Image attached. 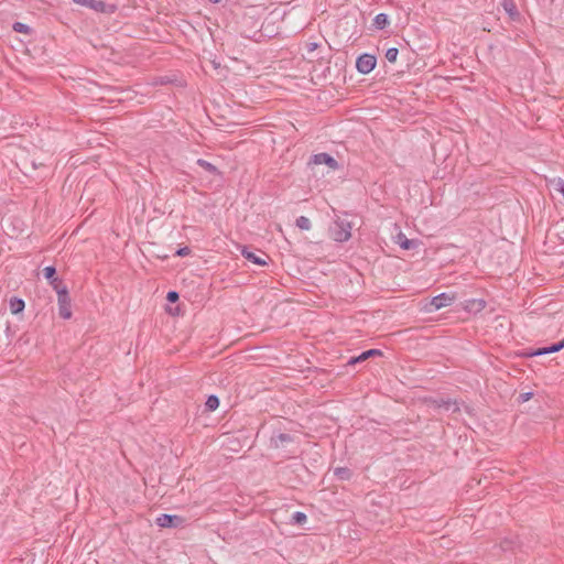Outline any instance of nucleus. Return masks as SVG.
<instances>
[{
	"label": "nucleus",
	"instance_id": "obj_4",
	"mask_svg": "<svg viewBox=\"0 0 564 564\" xmlns=\"http://www.w3.org/2000/svg\"><path fill=\"white\" fill-rule=\"evenodd\" d=\"M185 519L177 514L162 513L155 519V524L161 528H180L184 524Z\"/></svg>",
	"mask_w": 564,
	"mask_h": 564
},
{
	"label": "nucleus",
	"instance_id": "obj_19",
	"mask_svg": "<svg viewBox=\"0 0 564 564\" xmlns=\"http://www.w3.org/2000/svg\"><path fill=\"white\" fill-rule=\"evenodd\" d=\"M295 224L302 230H310L312 227L311 220L305 216H300L296 218Z\"/></svg>",
	"mask_w": 564,
	"mask_h": 564
},
{
	"label": "nucleus",
	"instance_id": "obj_1",
	"mask_svg": "<svg viewBox=\"0 0 564 564\" xmlns=\"http://www.w3.org/2000/svg\"><path fill=\"white\" fill-rule=\"evenodd\" d=\"M329 234L335 241H347L351 237V225L345 219L337 218L329 228Z\"/></svg>",
	"mask_w": 564,
	"mask_h": 564
},
{
	"label": "nucleus",
	"instance_id": "obj_22",
	"mask_svg": "<svg viewBox=\"0 0 564 564\" xmlns=\"http://www.w3.org/2000/svg\"><path fill=\"white\" fill-rule=\"evenodd\" d=\"M12 29L14 32L24 33V34H30L32 31L28 24L22 23V22H14L12 25Z\"/></svg>",
	"mask_w": 564,
	"mask_h": 564
},
{
	"label": "nucleus",
	"instance_id": "obj_21",
	"mask_svg": "<svg viewBox=\"0 0 564 564\" xmlns=\"http://www.w3.org/2000/svg\"><path fill=\"white\" fill-rule=\"evenodd\" d=\"M307 521V516L304 512L296 511L292 514V523L303 525Z\"/></svg>",
	"mask_w": 564,
	"mask_h": 564
},
{
	"label": "nucleus",
	"instance_id": "obj_14",
	"mask_svg": "<svg viewBox=\"0 0 564 564\" xmlns=\"http://www.w3.org/2000/svg\"><path fill=\"white\" fill-rule=\"evenodd\" d=\"M389 24V18L386 13H378L373 19V26L377 30H383Z\"/></svg>",
	"mask_w": 564,
	"mask_h": 564
},
{
	"label": "nucleus",
	"instance_id": "obj_15",
	"mask_svg": "<svg viewBox=\"0 0 564 564\" xmlns=\"http://www.w3.org/2000/svg\"><path fill=\"white\" fill-rule=\"evenodd\" d=\"M196 164L198 166L203 167L205 171H207L210 174H214V175H219L220 174L219 170L214 164H212L210 162H208V161H206L204 159H198L196 161Z\"/></svg>",
	"mask_w": 564,
	"mask_h": 564
},
{
	"label": "nucleus",
	"instance_id": "obj_27",
	"mask_svg": "<svg viewBox=\"0 0 564 564\" xmlns=\"http://www.w3.org/2000/svg\"><path fill=\"white\" fill-rule=\"evenodd\" d=\"M471 306H467L468 310H473L475 307L476 311H481L486 306V302L484 300H473Z\"/></svg>",
	"mask_w": 564,
	"mask_h": 564
},
{
	"label": "nucleus",
	"instance_id": "obj_31",
	"mask_svg": "<svg viewBox=\"0 0 564 564\" xmlns=\"http://www.w3.org/2000/svg\"><path fill=\"white\" fill-rule=\"evenodd\" d=\"M316 48H317V43H308L307 44L308 52H313Z\"/></svg>",
	"mask_w": 564,
	"mask_h": 564
},
{
	"label": "nucleus",
	"instance_id": "obj_13",
	"mask_svg": "<svg viewBox=\"0 0 564 564\" xmlns=\"http://www.w3.org/2000/svg\"><path fill=\"white\" fill-rule=\"evenodd\" d=\"M9 306H10L11 313L17 315V314L23 312V310L25 307V303L22 299L13 296L9 301Z\"/></svg>",
	"mask_w": 564,
	"mask_h": 564
},
{
	"label": "nucleus",
	"instance_id": "obj_30",
	"mask_svg": "<svg viewBox=\"0 0 564 564\" xmlns=\"http://www.w3.org/2000/svg\"><path fill=\"white\" fill-rule=\"evenodd\" d=\"M532 397H533V392H522L519 394L518 401L520 403H524V402L529 401Z\"/></svg>",
	"mask_w": 564,
	"mask_h": 564
},
{
	"label": "nucleus",
	"instance_id": "obj_25",
	"mask_svg": "<svg viewBox=\"0 0 564 564\" xmlns=\"http://www.w3.org/2000/svg\"><path fill=\"white\" fill-rule=\"evenodd\" d=\"M516 545V541L512 539H503L500 543V547L502 551H513Z\"/></svg>",
	"mask_w": 564,
	"mask_h": 564
},
{
	"label": "nucleus",
	"instance_id": "obj_32",
	"mask_svg": "<svg viewBox=\"0 0 564 564\" xmlns=\"http://www.w3.org/2000/svg\"><path fill=\"white\" fill-rule=\"evenodd\" d=\"M558 191L562 193L564 197V181L562 180L558 181Z\"/></svg>",
	"mask_w": 564,
	"mask_h": 564
},
{
	"label": "nucleus",
	"instance_id": "obj_10",
	"mask_svg": "<svg viewBox=\"0 0 564 564\" xmlns=\"http://www.w3.org/2000/svg\"><path fill=\"white\" fill-rule=\"evenodd\" d=\"M564 348V338L557 343H554L550 346L538 348L536 350L531 351L528 356H540L545 354H553L562 350Z\"/></svg>",
	"mask_w": 564,
	"mask_h": 564
},
{
	"label": "nucleus",
	"instance_id": "obj_16",
	"mask_svg": "<svg viewBox=\"0 0 564 564\" xmlns=\"http://www.w3.org/2000/svg\"><path fill=\"white\" fill-rule=\"evenodd\" d=\"M334 475L340 480H349L352 477V471L348 467H336Z\"/></svg>",
	"mask_w": 564,
	"mask_h": 564
},
{
	"label": "nucleus",
	"instance_id": "obj_26",
	"mask_svg": "<svg viewBox=\"0 0 564 564\" xmlns=\"http://www.w3.org/2000/svg\"><path fill=\"white\" fill-rule=\"evenodd\" d=\"M398 55H399V50L397 47H390L386 52V58L390 63H394L398 58Z\"/></svg>",
	"mask_w": 564,
	"mask_h": 564
},
{
	"label": "nucleus",
	"instance_id": "obj_8",
	"mask_svg": "<svg viewBox=\"0 0 564 564\" xmlns=\"http://www.w3.org/2000/svg\"><path fill=\"white\" fill-rule=\"evenodd\" d=\"M310 163L315 164V165L325 164L332 170L338 169V162L334 159V156H332L330 154L325 153V152L314 154L311 158Z\"/></svg>",
	"mask_w": 564,
	"mask_h": 564
},
{
	"label": "nucleus",
	"instance_id": "obj_24",
	"mask_svg": "<svg viewBox=\"0 0 564 564\" xmlns=\"http://www.w3.org/2000/svg\"><path fill=\"white\" fill-rule=\"evenodd\" d=\"M52 288L56 291L57 293V297H59V291L61 290H64V291H68L67 290V286L63 283V281L58 278H56L55 280H53L51 283Z\"/></svg>",
	"mask_w": 564,
	"mask_h": 564
},
{
	"label": "nucleus",
	"instance_id": "obj_29",
	"mask_svg": "<svg viewBox=\"0 0 564 564\" xmlns=\"http://www.w3.org/2000/svg\"><path fill=\"white\" fill-rule=\"evenodd\" d=\"M191 253V249L188 247H182V248H178L174 256L175 257H185V256H188Z\"/></svg>",
	"mask_w": 564,
	"mask_h": 564
},
{
	"label": "nucleus",
	"instance_id": "obj_17",
	"mask_svg": "<svg viewBox=\"0 0 564 564\" xmlns=\"http://www.w3.org/2000/svg\"><path fill=\"white\" fill-rule=\"evenodd\" d=\"M399 239H400V247L404 250H411L415 247H417L419 242L417 240H413V239H408L404 235L400 234L399 235Z\"/></svg>",
	"mask_w": 564,
	"mask_h": 564
},
{
	"label": "nucleus",
	"instance_id": "obj_23",
	"mask_svg": "<svg viewBox=\"0 0 564 564\" xmlns=\"http://www.w3.org/2000/svg\"><path fill=\"white\" fill-rule=\"evenodd\" d=\"M503 8L506 10V12L511 17V18H514V17H518L519 15V12L517 10V7L516 4L512 2V1H505L503 2Z\"/></svg>",
	"mask_w": 564,
	"mask_h": 564
},
{
	"label": "nucleus",
	"instance_id": "obj_20",
	"mask_svg": "<svg viewBox=\"0 0 564 564\" xmlns=\"http://www.w3.org/2000/svg\"><path fill=\"white\" fill-rule=\"evenodd\" d=\"M43 275L51 283L53 280H55L57 278L56 276V268L53 265L45 267L43 269Z\"/></svg>",
	"mask_w": 564,
	"mask_h": 564
},
{
	"label": "nucleus",
	"instance_id": "obj_33",
	"mask_svg": "<svg viewBox=\"0 0 564 564\" xmlns=\"http://www.w3.org/2000/svg\"><path fill=\"white\" fill-rule=\"evenodd\" d=\"M212 3H218L220 2L221 0H209Z\"/></svg>",
	"mask_w": 564,
	"mask_h": 564
},
{
	"label": "nucleus",
	"instance_id": "obj_28",
	"mask_svg": "<svg viewBox=\"0 0 564 564\" xmlns=\"http://www.w3.org/2000/svg\"><path fill=\"white\" fill-rule=\"evenodd\" d=\"M178 299H180V295L176 291H169L166 294V300L170 303H175L178 301Z\"/></svg>",
	"mask_w": 564,
	"mask_h": 564
},
{
	"label": "nucleus",
	"instance_id": "obj_9",
	"mask_svg": "<svg viewBox=\"0 0 564 564\" xmlns=\"http://www.w3.org/2000/svg\"><path fill=\"white\" fill-rule=\"evenodd\" d=\"M430 403L435 409H444L446 411L453 410V412L459 411L457 402L452 399H432L430 400Z\"/></svg>",
	"mask_w": 564,
	"mask_h": 564
},
{
	"label": "nucleus",
	"instance_id": "obj_6",
	"mask_svg": "<svg viewBox=\"0 0 564 564\" xmlns=\"http://www.w3.org/2000/svg\"><path fill=\"white\" fill-rule=\"evenodd\" d=\"M454 300H455L454 295L448 294V293H441L431 300L426 310L429 312H434V311L441 310L443 307L452 305Z\"/></svg>",
	"mask_w": 564,
	"mask_h": 564
},
{
	"label": "nucleus",
	"instance_id": "obj_7",
	"mask_svg": "<svg viewBox=\"0 0 564 564\" xmlns=\"http://www.w3.org/2000/svg\"><path fill=\"white\" fill-rule=\"evenodd\" d=\"M260 254L251 251L247 246L241 248V254L250 262L263 267L268 264L267 259H270L269 256L262 251H259Z\"/></svg>",
	"mask_w": 564,
	"mask_h": 564
},
{
	"label": "nucleus",
	"instance_id": "obj_2",
	"mask_svg": "<svg viewBox=\"0 0 564 564\" xmlns=\"http://www.w3.org/2000/svg\"><path fill=\"white\" fill-rule=\"evenodd\" d=\"M74 3L89 8L96 12L112 14L117 10V6L106 3L101 0H72Z\"/></svg>",
	"mask_w": 564,
	"mask_h": 564
},
{
	"label": "nucleus",
	"instance_id": "obj_3",
	"mask_svg": "<svg viewBox=\"0 0 564 564\" xmlns=\"http://www.w3.org/2000/svg\"><path fill=\"white\" fill-rule=\"evenodd\" d=\"M377 65V58L372 54L364 53L360 56L357 57L356 61V68L357 70L362 74L367 75L370 72L375 69Z\"/></svg>",
	"mask_w": 564,
	"mask_h": 564
},
{
	"label": "nucleus",
	"instance_id": "obj_5",
	"mask_svg": "<svg viewBox=\"0 0 564 564\" xmlns=\"http://www.w3.org/2000/svg\"><path fill=\"white\" fill-rule=\"evenodd\" d=\"M58 314L64 319L72 317V300L68 291L61 290L59 297H57Z\"/></svg>",
	"mask_w": 564,
	"mask_h": 564
},
{
	"label": "nucleus",
	"instance_id": "obj_12",
	"mask_svg": "<svg viewBox=\"0 0 564 564\" xmlns=\"http://www.w3.org/2000/svg\"><path fill=\"white\" fill-rule=\"evenodd\" d=\"M294 442V436L289 433H278L271 436L270 445L274 448H279L286 443Z\"/></svg>",
	"mask_w": 564,
	"mask_h": 564
},
{
	"label": "nucleus",
	"instance_id": "obj_18",
	"mask_svg": "<svg viewBox=\"0 0 564 564\" xmlns=\"http://www.w3.org/2000/svg\"><path fill=\"white\" fill-rule=\"evenodd\" d=\"M218 406H219V398L215 394L209 395L205 402V409L209 412H213V411L217 410Z\"/></svg>",
	"mask_w": 564,
	"mask_h": 564
},
{
	"label": "nucleus",
	"instance_id": "obj_11",
	"mask_svg": "<svg viewBox=\"0 0 564 564\" xmlns=\"http://www.w3.org/2000/svg\"><path fill=\"white\" fill-rule=\"evenodd\" d=\"M377 356H382V351L380 349H376V348H372V349H368L366 351H362L360 355L358 356H355V357H351L349 360H348V364L347 365H356L358 362H361V361H365L371 357H377Z\"/></svg>",
	"mask_w": 564,
	"mask_h": 564
}]
</instances>
